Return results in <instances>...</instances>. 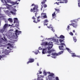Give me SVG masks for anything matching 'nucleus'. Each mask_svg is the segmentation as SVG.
Listing matches in <instances>:
<instances>
[{
    "mask_svg": "<svg viewBox=\"0 0 80 80\" xmlns=\"http://www.w3.org/2000/svg\"><path fill=\"white\" fill-rule=\"evenodd\" d=\"M54 74L53 73H51L48 76V78H49V80H52V78L53 77H54Z\"/></svg>",
    "mask_w": 80,
    "mask_h": 80,
    "instance_id": "obj_5",
    "label": "nucleus"
},
{
    "mask_svg": "<svg viewBox=\"0 0 80 80\" xmlns=\"http://www.w3.org/2000/svg\"><path fill=\"white\" fill-rule=\"evenodd\" d=\"M42 45H49V47H48V50H50L53 47V43L52 42H49L48 44V42H42Z\"/></svg>",
    "mask_w": 80,
    "mask_h": 80,
    "instance_id": "obj_1",
    "label": "nucleus"
},
{
    "mask_svg": "<svg viewBox=\"0 0 80 80\" xmlns=\"http://www.w3.org/2000/svg\"><path fill=\"white\" fill-rule=\"evenodd\" d=\"M16 23L15 24V26L17 27H19V22L18 21V19L17 18H14V23Z\"/></svg>",
    "mask_w": 80,
    "mask_h": 80,
    "instance_id": "obj_3",
    "label": "nucleus"
},
{
    "mask_svg": "<svg viewBox=\"0 0 80 80\" xmlns=\"http://www.w3.org/2000/svg\"><path fill=\"white\" fill-rule=\"evenodd\" d=\"M66 49L67 50H68V52H70V50L69 49V48H66Z\"/></svg>",
    "mask_w": 80,
    "mask_h": 80,
    "instance_id": "obj_35",
    "label": "nucleus"
},
{
    "mask_svg": "<svg viewBox=\"0 0 80 80\" xmlns=\"http://www.w3.org/2000/svg\"><path fill=\"white\" fill-rule=\"evenodd\" d=\"M3 57H6V55H3L2 56L0 55V60H1L2 58H3Z\"/></svg>",
    "mask_w": 80,
    "mask_h": 80,
    "instance_id": "obj_14",
    "label": "nucleus"
},
{
    "mask_svg": "<svg viewBox=\"0 0 80 80\" xmlns=\"http://www.w3.org/2000/svg\"><path fill=\"white\" fill-rule=\"evenodd\" d=\"M73 39L74 41L75 42H77V39H76L75 38H74Z\"/></svg>",
    "mask_w": 80,
    "mask_h": 80,
    "instance_id": "obj_39",
    "label": "nucleus"
},
{
    "mask_svg": "<svg viewBox=\"0 0 80 80\" xmlns=\"http://www.w3.org/2000/svg\"><path fill=\"white\" fill-rule=\"evenodd\" d=\"M30 11L31 12H33V13H35V12H37L38 11V7L35 5L33 9H31Z\"/></svg>",
    "mask_w": 80,
    "mask_h": 80,
    "instance_id": "obj_2",
    "label": "nucleus"
},
{
    "mask_svg": "<svg viewBox=\"0 0 80 80\" xmlns=\"http://www.w3.org/2000/svg\"><path fill=\"white\" fill-rule=\"evenodd\" d=\"M4 32V30L3 29H0V32L1 33H3Z\"/></svg>",
    "mask_w": 80,
    "mask_h": 80,
    "instance_id": "obj_25",
    "label": "nucleus"
},
{
    "mask_svg": "<svg viewBox=\"0 0 80 80\" xmlns=\"http://www.w3.org/2000/svg\"><path fill=\"white\" fill-rule=\"evenodd\" d=\"M63 51H60L58 53V55H61V54L63 53Z\"/></svg>",
    "mask_w": 80,
    "mask_h": 80,
    "instance_id": "obj_21",
    "label": "nucleus"
},
{
    "mask_svg": "<svg viewBox=\"0 0 80 80\" xmlns=\"http://www.w3.org/2000/svg\"><path fill=\"white\" fill-rule=\"evenodd\" d=\"M76 57H80V56H76Z\"/></svg>",
    "mask_w": 80,
    "mask_h": 80,
    "instance_id": "obj_61",
    "label": "nucleus"
},
{
    "mask_svg": "<svg viewBox=\"0 0 80 80\" xmlns=\"http://www.w3.org/2000/svg\"><path fill=\"white\" fill-rule=\"evenodd\" d=\"M43 15H47V13H44V12H42L41 13V15H42V16H43Z\"/></svg>",
    "mask_w": 80,
    "mask_h": 80,
    "instance_id": "obj_29",
    "label": "nucleus"
},
{
    "mask_svg": "<svg viewBox=\"0 0 80 80\" xmlns=\"http://www.w3.org/2000/svg\"><path fill=\"white\" fill-rule=\"evenodd\" d=\"M72 25H73V23H71V24H69V25H71L72 26Z\"/></svg>",
    "mask_w": 80,
    "mask_h": 80,
    "instance_id": "obj_49",
    "label": "nucleus"
},
{
    "mask_svg": "<svg viewBox=\"0 0 80 80\" xmlns=\"http://www.w3.org/2000/svg\"><path fill=\"white\" fill-rule=\"evenodd\" d=\"M38 53V52H35V55H37Z\"/></svg>",
    "mask_w": 80,
    "mask_h": 80,
    "instance_id": "obj_46",
    "label": "nucleus"
},
{
    "mask_svg": "<svg viewBox=\"0 0 80 80\" xmlns=\"http://www.w3.org/2000/svg\"><path fill=\"white\" fill-rule=\"evenodd\" d=\"M8 21H9L11 23H12V22H13V21L12 20V19L11 18H9L8 19Z\"/></svg>",
    "mask_w": 80,
    "mask_h": 80,
    "instance_id": "obj_16",
    "label": "nucleus"
},
{
    "mask_svg": "<svg viewBox=\"0 0 80 80\" xmlns=\"http://www.w3.org/2000/svg\"><path fill=\"white\" fill-rule=\"evenodd\" d=\"M55 10L56 12H60V10L59 9L55 8Z\"/></svg>",
    "mask_w": 80,
    "mask_h": 80,
    "instance_id": "obj_28",
    "label": "nucleus"
},
{
    "mask_svg": "<svg viewBox=\"0 0 80 80\" xmlns=\"http://www.w3.org/2000/svg\"><path fill=\"white\" fill-rule=\"evenodd\" d=\"M59 50H63V51H64L65 50V48H64V47H63V46H59Z\"/></svg>",
    "mask_w": 80,
    "mask_h": 80,
    "instance_id": "obj_7",
    "label": "nucleus"
},
{
    "mask_svg": "<svg viewBox=\"0 0 80 80\" xmlns=\"http://www.w3.org/2000/svg\"><path fill=\"white\" fill-rule=\"evenodd\" d=\"M48 73L49 74H51V73H50V72H48Z\"/></svg>",
    "mask_w": 80,
    "mask_h": 80,
    "instance_id": "obj_56",
    "label": "nucleus"
},
{
    "mask_svg": "<svg viewBox=\"0 0 80 80\" xmlns=\"http://www.w3.org/2000/svg\"><path fill=\"white\" fill-rule=\"evenodd\" d=\"M60 45H62V46H63V45H64V46H65V44L64 43H61Z\"/></svg>",
    "mask_w": 80,
    "mask_h": 80,
    "instance_id": "obj_30",
    "label": "nucleus"
},
{
    "mask_svg": "<svg viewBox=\"0 0 80 80\" xmlns=\"http://www.w3.org/2000/svg\"><path fill=\"white\" fill-rule=\"evenodd\" d=\"M51 30H52V32H55V30H53V29H51Z\"/></svg>",
    "mask_w": 80,
    "mask_h": 80,
    "instance_id": "obj_48",
    "label": "nucleus"
},
{
    "mask_svg": "<svg viewBox=\"0 0 80 80\" xmlns=\"http://www.w3.org/2000/svg\"><path fill=\"white\" fill-rule=\"evenodd\" d=\"M32 19H33V20H35L36 19L35 18V16H33L32 18Z\"/></svg>",
    "mask_w": 80,
    "mask_h": 80,
    "instance_id": "obj_34",
    "label": "nucleus"
},
{
    "mask_svg": "<svg viewBox=\"0 0 80 80\" xmlns=\"http://www.w3.org/2000/svg\"><path fill=\"white\" fill-rule=\"evenodd\" d=\"M55 42H56V43H58V39H56V41H55Z\"/></svg>",
    "mask_w": 80,
    "mask_h": 80,
    "instance_id": "obj_41",
    "label": "nucleus"
},
{
    "mask_svg": "<svg viewBox=\"0 0 80 80\" xmlns=\"http://www.w3.org/2000/svg\"><path fill=\"white\" fill-rule=\"evenodd\" d=\"M52 56H56L58 55V53H56V52L52 53L51 54Z\"/></svg>",
    "mask_w": 80,
    "mask_h": 80,
    "instance_id": "obj_12",
    "label": "nucleus"
},
{
    "mask_svg": "<svg viewBox=\"0 0 80 80\" xmlns=\"http://www.w3.org/2000/svg\"><path fill=\"white\" fill-rule=\"evenodd\" d=\"M39 50H42V48H41V47H39Z\"/></svg>",
    "mask_w": 80,
    "mask_h": 80,
    "instance_id": "obj_47",
    "label": "nucleus"
},
{
    "mask_svg": "<svg viewBox=\"0 0 80 80\" xmlns=\"http://www.w3.org/2000/svg\"><path fill=\"white\" fill-rule=\"evenodd\" d=\"M12 31L13 30L12 29H11V30H10V32H11V31Z\"/></svg>",
    "mask_w": 80,
    "mask_h": 80,
    "instance_id": "obj_63",
    "label": "nucleus"
},
{
    "mask_svg": "<svg viewBox=\"0 0 80 80\" xmlns=\"http://www.w3.org/2000/svg\"><path fill=\"white\" fill-rule=\"evenodd\" d=\"M38 80H43V78L40 79V78H38Z\"/></svg>",
    "mask_w": 80,
    "mask_h": 80,
    "instance_id": "obj_36",
    "label": "nucleus"
},
{
    "mask_svg": "<svg viewBox=\"0 0 80 80\" xmlns=\"http://www.w3.org/2000/svg\"><path fill=\"white\" fill-rule=\"evenodd\" d=\"M15 32H16L15 34L16 35H17V33H18V35H19V33L22 32L20 31H18L17 29L16 30Z\"/></svg>",
    "mask_w": 80,
    "mask_h": 80,
    "instance_id": "obj_11",
    "label": "nucleus"
},
{
    "mask_svg": "<svg viewBox=\"0 0 80 80\" xmlns=\"http://www.w3.org/2000/svg\"><path fill=\"white\" fill-rule=\"evenodd\" d=\"M58 3H64V2L61 1L59 2H58Z\"/></svg>",
    "mask_w": 80,
    "mask_h": 80,
    "instance_id": "obj_42",
    "label": "nucleus"
},
{
    "mask_svg": "<svg viewBox=\"0 0 80 80\" xmlns=\"http://www.w3.org/2000/svg\"><path fill=\"white\" fill-rule=\"evenodd\" d=\"M34 59L32 58H30L29 59V61L27 62V64H29V63H33L34 62Z\"/></svg>",
    "mask_w": 80,
    "mask_h": 80,
    "instance_id": "obj_6",
    "label": "nucleus"
},
{
    "mask_svg": "<svg viewBox=\"0 0 80 80\" xmlns=\"http://www.w3.org/2000/svg\"><path fill=\"white\" fill-rule=\"evenodd\" d=\"M47 56L48 57H50V54L48 55Z\"/></svg>",
    "mask_w": 80,
    "mask_h": 80,
    "instance_id": "obj_52",
    "label": "nucleus"
},
{
    "mask_svg": "<svg viewBox=\"0 0 80 80\" xmlns=\"http://www.w3.org/2000/svg\"><path fill=\"white\" fill-rule=\"evenodd\" d=\"M40 18V17L39 16V17H38L37 18H38V19H39V18Z\"/></svg>",
    "mask_w": 80,
    "mask_h": 80,
    "instance_id": "obj_53",
    "label": "nucleus"
},
{
    "mask_svg": "<svg viewBox=\"0 0 80 80\" xmlns=\"http://www.w3.org/2000/svg\"><path fill=\"white\" fill-rule=\"evenodd\" d=\"M17 3V1L15 2H11V3H12V5H15V4H16V3Z\"/></svg>",
    "mask_w": 80,
    "mask_h": 80,
    "instance_id": "obj_22",
    "label": "nucleus"
},
{
    "mask_svg": "<svg viewBox=\"0 0 80 80\" xmlns=\"http://www.w3.org/2000/svg\"><path fill=\"white\" fill-rule=\"evenodd\" d=\"M52 57L53 58H56V57L55 56H52Z\"/></svg>",
    "mask_w": 80,
    "mask_h": 80,
    "instance_id": "obj_45",
    "label": "nucleus"
},
{
    "mask_svg": "<svg viewBox=\"0 0 80 80\" xmlns=\"http://www.w3.org/2000/svg\"><path fill=\"white\" fill-rule=\"evenodd\" d=\"M35 17H37V13H35Z\"/></svg>",
    "mask_w": 80,
    "mask_h": 80,
    "instance_id": "obj_58",
    "label": "nucleus"
},
{
    "mask_svg": "<svg viewBox=\"0 0 80 80\" xmlns=\"http://www.w3.org/2000/svg\"><path fill=\"white\" fill-rule=\"evenodd\" d=\"M37 65L38 66H39V64L38 63H37Z\"/></svg>",
    "mask_w": 80,
    "mask_h": 80,
    "instance_id": "obj_60",
    "label": "nucleus"
},
{
    "mask_svg": "<svg viewBox=\"0 0 80 80\" xmlns=\"http://www.w3.org/2000/svg\"><path fill=\"white\" fill-rule=\"evenodd\" d=\"M73 33H75V30H73Z\"/></svg>",
    "mask_w": 80,
    "mask_h": 80,
    "instance_id": "obj_59",
    "label": "nucleus"
},
{
    "mask_svg": "<svg viewBox=\"0 0 80 80\" xmlns=\"http://www.w3.org/2000/svg\"><path fill=\"white\" fill-rule=\"evenodd\" d=\"M59 2H56V3H57V5H59Z\"/></svg>",
    "mask_w": 80,
    "mask_h": 80,
    "instance_id": "obj_51",
    "label": "nucleus"
},
{
    "mask_svg": "<svg viewBox=\"0 0 80 80\" xmlns=\"http://www.w3.org/2000/svg\"><path fill=\"white\" fill-rule=\"evenodd\" d=\"M10 13H11L12 15H16V12H13L11 11H10Z\"/></svg>",
    "mask_w": 80,
    "mask_h": 80,
    "instance_id": "obj_26",
    "label": "nucleus"
},
{
    "mask_svg": "<svg viewBox=\"0 0 80 80\" xmlns=\"http://www.w3.org/2000/svg\"><path fill=\"white\" fill-rule=\"evenodd\" d=\"M43 7L44 8H46L47 7V4H45L43 5Z\"/></svg>",
    "mask_w": 80,
    "mask_h": 80,
    "instance_id": "obj_37",
    "label": "nucleus"
},
{
    "mask_svg": "<svg viewBox=\"0 0 80 80\" xmlns=\"http://www.w3.org/2000/svg\"><path fill=\"white\" fill-rule=\"evenodd\" d=\"M42 73V72H39V74H41V73Z\"/></svg>",
    "mask_w": 80,
    "mask_h": 80,
    "instance_id": "obj_57",
    "label": "nucleus"
},
{
    "mask_svg": "<svg viewBox=\"0 0 80 80\" xmlns=\"http://www.w3.org/2000/svg\"><path fill=\"white\" fill-rule=\"evenodd\" d=\"M3 45L2 44V42H0V47H3Z\"/></svg>",
    "mask_w": 80,
    "mask_h": 80,
    "instance_id": "obj_31",
    "label": "nucleus"
},
{
    "mask_svg": "<svg viewBox=\"0 0 80 80\" xmlns=\"http://www.w3.org/2000/svg\"><path fill=\"white\" fill-rule=\"evenodd\" d=\"M2 2V3H3V1H4L6 4V5H8V6H9V5L8 4H7V2H9V1H8V0H1ZM7 1V2L6 1Z\"/></svg>",
    "mask_w": 80,
    "mask_h": 80,
    "instance_id": "obj_10",
    "label": "nucleus"
},
{
    "mask_svg": "<svg viewBox=\"0 0 80 80\" xmlns=\"http://www.w3.org/2000/svg\"><path fill=\"white\" fill-rule=\"evenodd\" d=\"M5 40V41H7V39L6 38H4Z\"/></svg>",
    "mask_w": 80,
    "mask_h": 80,
    "instance_id": "obj_64",
    "label": "nucleus"
},
{
    "mask_svg": "<svg viewBox=\"0 0 80 80\" xmlns=\"http://www.w3.org/2000/svg\"><path fill=\"white\" fill-rule=\"evenodd\" d=\"M49 21L48 20V19H45L44 21H43V23L44 25H46V26H47V25H48V23L47 24H46V23H48Z\"/></svg>",
    "mask_w": 80,
    "mask_h": 80,
    "instance_id": "obj_8",
    "label": "nucleus"
},
{
    "mask_svg": "<svg viewBox=\"0 0 80 80\" xmlns=\"http://www.w3.org/2000/svg\"><path fill=\"white\" fill-rule=\"evenodd\" d=\"M67 28H68V29H70V26H68Z\"/></svg>",
    "mask_w": 80,
    "mask_h": 80,
    "instance_id": "obj_44",
    "label": "nucleus"
},
{
    "mask_svg": "<svg viewBox=\"0 0 80 80\" xmlns=\"http://www.w3.org/2000/svg\"><path fill=\"white\" fill-rule=\"evenodd\" d=\"M59 42H60V43H62V42H63V40L62 39H59Z\"/></svg>",
    "mask_w": 80,
    "mask_h": 80,
    "instance_id": "obj_33",
    "label": "nucleus"
},
{
    "mask_svg": "<svg viewBox=\"0 0 80 80\" xmlns=\"http://www.w3.org/2000/svg\"><path fill=\"white\" fill-rule=\"evenodd\" d=\"M42 53L45 54V53H47V48L43 49L42 51Z\"/></svg>",
    "mask_w": 80,
    "mask_h": 80,
    "instance_id": "obj_9",
    "label": "nucleus"
},
{
    "mask_svg": "<svg viewBox=\"0 0 80 80\" xmlns=\"http://www.w3.org/2000/svg\"><path fill=\"white\" fill-rule=\"evenodd\" d=\"M78 2V6L79 7H80V0H77Z\"/></svg>",
    "mask_w": 80,
    "mask_h": 80,
    "instance_id": "obj_24",
    "label": "nucleus"
},
{
    "mask_svg": "<svg viewBox=\"0 0 80 80\" xmlns=\"http://www.w3.org/2000/svg\"><path fill=\"white\" fill-rule=\"evenodd\" d=\"M47 27L48 28H50V27Z\"/></svg>",
    "mask_w": 80,
    "mask_h": 80,
    "instance_id": "obj_62",
    "label": "nucleus"
},
{
    "mask_svg": "<svg viewBox=\"0 0 80 80\" xmlns=\"http://www.w3.org/2000/svg\"><path fill=\"white\" fill-rule=\"evenodd\" d=\"M42 17L43 18H48L47 16V15L42 16Z\"/></svg>",
    "mask_w": 80,
    "mask_h": 80,
    "instance_id": "obj_18",
    "label": "nucleus"
},
{
    "mask_svg": "<svg viewBox=\"0 0 80 80\" xmlns=\"http://www.w3.org/2000/svg\"><path fill=\"white\" fill-rule=\"evenodd\" d=\"M46 2H47V0H43V1L41 2L42 4V5H43V4H45Z\"/></svg>",
    "mask_w": 80,
    "mask_h": 80,
    "instance_id": "obj_19",
    "label": "nucleus"
},
{
    "mask_svg": "<svg viewBox=\"0 0 80 80\" xmlns=\"http://www.w3.org/2000/svg\"><path fill=\"white\" fill-rule=\"evenodd\" d=\"M7 27H8V24L6 23L4 26L3 28L4 29H5V28H7Z\"/></svg>",
    "mask_w": 80,
    "mask_h": 80,
    "instance_id": "obj_15",
    "label": "nucleus"
},
{
    "mask_svg": "<svg viewBox=\"0 0 80 80\" xmlns=\"http://www.w3.org/2000/svg\"><path fill=\"white\" fill-rule=\"evenodd\" d=\"M60 38H62V39H63V38H65V36H64L63 35H61L60 36Z\"/></svg>",
    "mask_w": 80,
    "mask_h": 80,
    "instance_id": "obj_20",
    "label": "nucleus"
},
{
    "mask_svg": "<svg viewBox=\"0 0 80 80\" xmlns=\"http://www.w3.org/2000/svg\"><path fill=\"white\" fill-rule=\"evenodd\" d=\"M43 76H39V78H43Z\"/></svg>",
    "mask_w": 80,
    "mask_h": 80,
    "instance_id": "obj_43",
    "label": "nucleus"
},
{
    "mask_svg": "<svg viewBox=\"0 0 80 80\" xmlns=\"http://www.w3.org/2000/svg\"><path fill=\"white\" fill-rule=\"evenodd\" d=\"M39 74V73H37V75H38V77H39V75H38Z\"/></svg>",
    "mask_w": 80,
    "mask_h": 80,
    "instance_id": "obj_55",
    "label": "nucleus"
},
{
    "mask_svg": "<svg viewBox=\"0 0 80 80\" xmlns=\"http://www.w3.org/2000/svg\"><path fill=\"white\" fill-rule=\"evenodd\" d=\"M54 52V50H53V49H51V50H50V51H48L47 52V53H51V52Z\"/></svg>",
    "mask_w": 80,
    "mask_h": 80,
    "instance_id": "obj_13",
    "label": "nucleus"
},
{
    "mask_svg": "<svg viewBox=\"0 0 80 80\" xmlns=\"http://www.w3.org/2000/svg\"><path fill=\"white\" fill-rule=\"evenodd\" d=\"M34 5H34L33 4H32L31 5V7H33V6Z\"/></svg>",
    "mask_w": 80,
    "mask_h": 80,
    "instance_id": "obj_54",
    "label": "nucleus"
},
{
    "mask_svg": "<svg viewBox=\"0 0 80 80\" xmlns=\"http://www.w3.org/2000/svg\"><path fill=\"white\" fill-rule=\"evenodd\" d=\"M56 15V14H55V12H54V13L52 14V17H55V16Z\"/></svg>",
    "mask_w": 80,
    "mask_h": 80,
    "instance_id": "obj_27",
    "label": "nucleus"
},
{
    "mask_svg": "<svg viewBox=\"0 0 80 80\" xmlns=\"http://www.w3.org/2000/svg\"><path fill=\"white\" fill-rule=\"evenodd\" d=\"M71 23H72V26L74 28H77V23H73V22L76 23V20L71 21Z\"/></svg>",
    "mask_w": 80,
    "mask_h": 80,
    "instance_id": "obj_4",
    "label": "nucleus"
},
{
    "mask_svg": "<svg viewBox=\"0 0 80 80\" xmlns=\"http://www.w3.org/2000/svg\"><path fill=\"white\" fill-rule=\"evenodd\" d=\"M70 35H72V36H73V32H70Z\"/></svg>",
    "mask_w": 80,
    "mask_h": 80,
    "instance_id": "obj_38",
    "label": "nucleus"
},
{
    "mask_svg": "<svg viewBox=\"0 0 80 80\" xmlns=\"http://www.w3.org/2000/svg\"><path fill=\"white\" fill-rule=\"evenodd\" d=\"M63 1H65V3H67L68 2V0H63Z\"/></svg>",
    "mask_w": 80,
    "mask_h": 80,
    "instance_id": "obj_32",
    "label": "nucleus"
},
{
    "mask_svg": "<svg viewBox=\"0 0 80 80\" xmlns=\"http://www.w3.org/2000/svg\"><path fill=\"white\" fill-rule=\"evenodd\" d=\"M37 22L35 21V20H34L33 22H34V23H38V22H39L40 21V20L38 19H37Z\"/></svg>",
    "mask_w": 80,
    "mask_h": 80,
    "instance_id": "obj_17",
    "label": "nucleus"
},
{
    "mask_svg": "<svg viewBox=\"0 0 80 80\" xmlns=\"http://www.w3.org/2000/svg\"><path fill=\"white\" fill-rule=\"evenodd\" d=\"M72 57H77V56H76V55H75V54L74 53H72Z\"/></svg>",
    "mask_w": 80,
    "mask_h": 80,
    "instance_id": "obj_23",
    "label": "nucleus"
},
{
    "mask_svg": "<svg viewBox=\"0 0 80 80\" xmlns=\"http://www.w3.org/2000/svg\"><path fill=\"white\" fill-rule=\"evenodd\" d=\"M56 40V39H55V38H53L52 39V41L53 42H55Z\"/></svg>",
    "mask_w": 80,
    "mask_h": 80,
    "instance_id": "obj_40",
    "label": "nucleus"
},
{
    "mask_svg": "<svg viewBox=\"0 0 80 80\" xmlns=\"http://www.w3.org/2000/svg\"><path fill=\"white\" fill-rule=\"evenodd\" d=\"M78 20H80V18H78V19H77V20H76V21H78Z\"/></svg>",
    "mask_w": 80,
    "mask_h": 80,
    "instance_id": "obj_50",
    "label": "nucleus"
}]
</instances>
